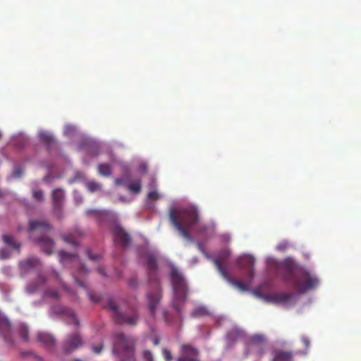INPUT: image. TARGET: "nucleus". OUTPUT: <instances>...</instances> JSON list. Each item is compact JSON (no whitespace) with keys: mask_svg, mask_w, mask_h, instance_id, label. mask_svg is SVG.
<instances>
[{"mask_svg":"<svg viewBox=\"0 0 361 361\" xmlns=\"http://www.w3.org/2000/svg\"><path fill=\"white\" fill-rule=\"evenodd\" d=\"M287 244L286 243H281L277 246V249L279 250H283L286 248Z\"/></svg>","mask_w":361,"mask_h":361,"instance_id":"46","label":"nucleus"},{"mask_svg":"<svg viewBox=\"0 0 361 361\" xmlns=\"http://www.w3.org/2000/svg\"><path fill=\"white\" fill-rule=\"evenodd\" d=\"M146 266L148 269L149 281L154 288V291L147 294L149 307L152 316L155 314L157 305L159 302L161 295L160 283L157 278V262L154 255L152 253H147L145 256Z\"/></svg>","mask_w":361,"mask_h":361,"instance_id":"4","label":"nucleus"},{"mask_svg":"<svg viewBox=\"0 0 361 361\" xmlns=\"http://www.w3.org/2000/svg\"><path fill=\"white\" fill-rule=\"evenodd\" d=\"M20 269L24 271H29L32 268L40 265V262L38 259L35 257H30L25 260H23L19 264Z\"/></svg>","mask_w":361,"mask_h":361,"instance_id":"18","label":"nucleus"},{"mask_svg":"<svg viewBox=\"0 0 361 361\" xmlns=\"http://www.w3.org/2000/svg\"><path fill=\"white\" fill-rule=\"evenodd\" d=\"M173 306L174 307V309L177 311V312H180V308L179 307V306L178 305H176V302H174L173 304Z\"/></svg>","mask_w":361,"mask_h":361,"instance_id":"48","label":"nucleus"},{"mask_svg":"<svg viewBox=\"0 0 361 361\" xmlns=\"http://www.w3.org/2000/svg\"><path fill=\"white\" fill-rule=\"evenodd\" d=\"M89 154L92 157H96L99 154V147L93 145L89 149Z\"/></svg>","mask_w":361,"mask_h":361,"instance_id":"35","label":"nucleus"},{"mask_svg":"<svg viewBox=\"0 0 361 361\" xmlns=\"http://www.w3.org/2000/svg\"><path fill=\"white\" fill-rule=\"evenodd\" d=\"M2 238L5 244L11 246L14 249L18 250L20 248V243L15 240L13 235L4 234L3 235Z\"/></svg>","mask_w":361,"mask_h":361,"instance_id":"22","label":"nucleus"},{"mask_svg":"<svg viewBox=\"0 0 361 361\" xmlns=\"http://www.w3.org/2000/svg\"><path fill=\"white\" fill-rule=\"evenodd\" d=\"M37 341L47 348H51L55 344L54 338L47 333H39L37 334Z\"/></svg>","mask_w":361,"mask_h":361,"instance_id":"19","label":"nucleus"},{"mask_svg":"<svg viewBox=\"0 0 361 361\" xmlns=\"http://www.w3.org/2000/svg\"><path fill=\"white\" fill-rule=\"evenodd\" d=\"M170 278L173 285L175 300L183 302L188 294V287L185 278L176 268L171 269Z\"/></svg>","mask_w":361,"mask_h":361,"instance_id":"7","label":"nucleus"},{"mask_svg":"<svg viewBox=\"0 0 361 361\" xmlns=\"http://www.w3.org/2000/svg\"><path fill=\"white\" fill-rule=\"evenodd\" d=\"M128 190L133 194H138L141 191V181L139 179L126 184Z\"/></svg>","mask_w":361,"mask_h":361,"instance_id":"20","label":"nucleus"},{"mask_svg":"<svg viewBox=\"0 0 361 361\" xmlns=\"http://www.w3.org/2000/svg\"><path fill=\"white\" fill-rule=\"evenodd\" d=\"M43 298H51L58 300L59 298V293L54 289H47L44 292Z\"/></svg>","mask_w":361,"mask_h":361,"instance_id":"27","label":"nucleus"},{"mask_svg":"<svg viewBox=\"0 0 361 361\" xmlns=\"http://www.w3.org/2000/svg\"><path fill=\"white\" fill-rule=\"evenodd\" d=\"M129 284L131 287L133 288H135L137 285V280L135 279H131L130 281H129Z\"/></svg>","mask_w":361,"mask_h":361,"instance_id":"45","label":"nucleus"},{"mask_svg":"<svg viewBox=\"0 0 361 361\" xmlns=\"http://www.w3.org/2000/svg\"><path fill=\"white\" fill-rule=\"evenodd\" d=\"M208 314V312L206 308L203 307H198L195 308L192 312L191 313L192 317H197L200 316H204Z\"/></svg>","mask_w":361,"mask_h":361,"instance_id":"30","label":"nucleus"},{"mask_svg":"<svg viewBox=\"0 0 361 361\" xmlns=\"http://www.w3.org/2000/svg\"><path fill=\"white\" fill-rule=\"evenodd\" d=\"M302 342L303 343L306 348H308L310 346V341L307 337H302Z\"/></svg>","mask_w":361,"mask_h":361,"instance_id":"44","label":"nucleus"},{"mask_svg":"<svg viewBox=\"0 0 361 361\" xmlns=\"http://www.w3.org/2000/svg\"><path fill=\"white\" fill-rule=\"evenodd\" d=\"M87 254L88 257H90V259H92V260L95 261V260H97L99 259V256L98 255H91L90 250H87Z\"/></svg>","mask_w":361,"mask_h":361,"instance_id":"42","label":"nucleus"},{"mask_svg":"<svg viewBox=\"0 0 361 361\" xmlns=\"http://www.w3.org/2000/svg\"><path fill=\"white\" fill-rule=\"evenodd\" d=\"M275 274L283 281L289 283L299 293H305L318 285L317 277L311 275L307 270L299 267L290 259L274 264Z\"/></svg>","mask_w":361,"mask_h":361,"instance_id":"1","label":"nucleus"},{"mask_svg":"<svg viewBox=\"0 0 361 361\" xmlns=\"http://www.w3.org/2000/svg\"><path fill=\"white\" fill-rule=\"evenodd\" d=\"M140 170L142 171L143 172H146L147 168H146L145 166H140Z\"/></svg>","mask_w":361,"mask_h":361,"instance_id":"51","label":"nucleus"},{"mask_svg":"<svg viewBox=\"0 0 361 361\" xmlns=\"http://www.w3.org/2000/svg\"><path fill=\"white\" fill-rule=\"evenodd\" d=\"M23 169L20 166H15L13 171V177L15 178H20L23 174Z\"/></svg>","mask_w":361,"mask_h":361,"instance_id":"32","label":"nucleus"},{"mask_svg":"<svg viewBox=\"0 0 361 361\" xmlns=\"http://www.w3.org/2000/svg\"><path fill=\"white\" fill-rule=\"evenodd\" d=\"M10 256V252L8 250L2 248L0 250V257L2 259H7Z\"/></svg>","mask_w":361,"mask_h":361,"instance_id":"38","label":"nucleus"},{"mask_svg":"<svg viewBox=\"0 0 361 361\" xmlns=\"http://www.w3.org/2000/svg\"><path fill=\"white\" fill-rule=\"evenodd\" d=\"M87 188L90 192H94L102 188V185L95 181H90L87 183Z\"/></svg>","mask_w":361,"mask_h":361,"instance_id":"31","label":"nucleus"},{"mask_svg":"<svg viewBox=\"0 0 361 361\" xmlns=\"http://www.w3.org/2000/svg\"><path fill=\"white\" fill-rule=\"evenodd\" d=\"M108 307L112 313L114 319L118 324H126L128 325H135L137 324L138 316L134 309L130 310V313L124 312L122 309L117 307L115 302L109 299Z\"/></svg>","mask_w":361,"mask_h":361,"instance_id":"6","label":"nucleus"},{"mask_svg":"<svg viewBox=\"0 0 361 361\" xmlns=\"http://www.w3.org/2000/svg\"><path fill=\"white\" fill-rule=\"evenodd\" d=\"M98 173L103 176H110L111 175V168L109 164H101L98 166Z\"/></svg>","mask_w":361,"mask_h":361,"instance_id":"24","label":"nucleus"},{"mask_svg":"<svg viewBox=\"0 0 361 361\" xmlns=\"http://www.w3.org/2000/svg\"><path fill=\"white\" fill-rule=\"evenodd\" d=\"M111 232L116 244L121 245L123 248L127 247L130 244L131 239L129 234L120 224H113L111 227Z\"/></svg>","mask_w":361,"mask_h":361,"instance_id":"8","label":"nucleus"},{"mask_svg":"<svg viewBox=\"0 0 361 361\" xmlns=\"http://www.w3.org/2000/svg\"><path fill=\"white\" fill-rule=\"evenodd\" d=\"M51 229V225L44 220H32L29 223L30 238L48 255L51 254L54 247V241L47 235Z\"/></svg>","mask_w":361,"mask_h":361,"instance_id":"3","label":"nucleus"},{"mask_svg":"<svg viewBox=\"0 0 361 361\" xmlns=\"http://www.w3.org/2000/svg\"><path fill=\"white\" fill-rule=\"evenodd\" d=\"M47 279L42 276L39 275L35 281L29 283L26 286V290L28 293L32 294L39 291L47 283Z\"/></svg>","mask_w":361,"mask_h":361,"instance_id":"17","label":"nucleus"},{"mask_svg":"<svg viewBox=\"0 0 361 361\" xmlns=\"http://www.w3.org/2000/svg\"><path fill=\"white\" fill-rule=\"evenodd\" d=\"M86 213L87 214H99L100 213L99 212H98L97 210H94V209H89L86 212Z\"/></svg>","mask_w":361,"mask_h":361,"instance_id":"47","label":"nucleus"},{"mask_svg":"<svg viewBox=\"0 0 361 361\" xmlns=\"http://www.w3.org/2000/svg\"><path fill=\"white\" fill-rule=\"evenodd\" d=\"M82 340L78 332L68 335L63 343V349L65 353H70L82 346Z\"/></svg>","mask_w":361,"mask_h":361,"instance_id":"10","label":"nucleus"},{"mask_svg":"<svg viewBox=\"0 0 361 361\" xmlns=\"http://www.w3.org/2000/svg\"><path fill=\"white\" fill-rule=\"evenodd\" d=\"M235 333H236V332H235V331L229 332V333L228 334V337L229 338H231L232 336H233L234 334H235Z\"/></svg>","mask_w":361,"mask_h":361,"instance_id":"50","label":"nucleus"},{"mask_svg":"<svg viewBox=\"0 0 361 361\" xmlns=\"http://www.w3.org/2000/svg\"><path fill=\"white\" fill-rule=\"evenodd\" d=\"M75 128L74 127L71 126H66L64 128V133L66 134H71L74 131Z\"/></svg>","mask_w":361,"mask_h":361,"instance_id":"40","label":"nucleus"},{"mask_svg":"<svg viewBox=\"0 0 361 361\" xmlns=\"http://www.w3.org/2000/svg\"><path fill=\"white\" fill-rule=\"evenodd\" d=\"M50 314L54 315H61L71 317L76 326L79 325V322L76 318L74 312L67 307L62 306L60 305H53L51 307Z\"/></svg>","mask_w":361,"mask_h":361,"instance_id":"13","label":"nucleus"},{"mask_svg":"<svg viewBox=\"0 0 361 361\" xmlns=\"http://www.w3.org/2000/svg\"><path fill=\"white\" fill-rule=\"evenodd\" d=\"M18 333L20 336L22 337L23 340L25 342H27L29 341L28 337V328L25 324H21L18 327Z\"/></svg>","mask_w":361,"mask_h":361,"instance_id":"23","label":"nucleus"},{"mask_svg":"<svg viewBox=\"0 0 361 361\" xmlns=\"http://www.w3.org/2000/svg\"><path fill=\"white\" fill-rule=\"evenodd\" d=\"M5 193L0 189V198L4 197Z\"/></svg>","mask_w":361,"mask_h":361,"instance_id":"52","label":"nucleus"},{"mask_svg":"<svg viewBox=\"0 0 361 361\" xmlns=\"http://www.w3.org/2000/svg\"><path fill=\"white\" fill-rule=\"evenodd\" d=\"M215 264L219 271V272L221 274V275L231 283H232L233 286H235L237 288L240 290L241 291H245L247 290V287L245 283L243 282L231 279L228 277V273L225 268L223 267L221 262L219 259H216L214 261Z\"/></svg>","mask_w":361,"mask_h":361,"instance_id":"16","label":"nucleus"},{"mask_svg":"<svg viewBox=\"0 0 361 361\" xmlns=\"http://www.w3.org/2000/svg\"><path fill=\"white\" fill-rule=\"evenodd\" d=\"M148 198L150 200L155 201L159 198V195L156 191H151L148 193Z\"/></svg>","mask_w":361,"mask_h":361,"instance_id":"37","label":"nucleus"},{"mask_svg":"<svg viewBox=\"0 0 361 361\" xmlns=\"http://www.w3.org/2000/svg\"><path fill=\"white\" fill-rule=\"evenodd\" d=\"M53 274L54 276L59 281L61 287L71 296H73L74 298H75V293L73 290H71L63 282L61 281L59 274L56 271H53Z\"/></svg>","mask_w":361,"mask_h":361,"instance_id":"28","label":"nucleus"},{"mask_svg":"<svg viewBox=\"0 0 361 361\" xmlns=\"http://www.w3.org/2000/svg\"><path fill=\"white\" fill-rule=\"evenodd\" d=\"M291 298L292 295L290 293H282L276 294L274 298L276 302L285 303L288 302Z\"/></svg>","mask_w":361,"mask_h":361,"instance_id":"25","label":"nucleus"},{"mask_svg":"<svg viewBox=\"0 0 361 361\" xmlns=\"http://www.w3.org/2000/svg\"><path fill=\"white\" fill-rule=\"evenodd\" d=\"M292 354L289 352L278 351L275 353L273 361H291Z\"/></svg>","mask_w":361,"mask_h":361,"instance_id":"21","label":"nucleus"},{"mask_svg":"<svg viewBox=\"0 0 361 361\" xmlns=\"http://www.w3.org/2000/svg\"><path fill=\"white\" fill-rule=\"evenodd\" d=\"M89 298L93 302H99L101 300V295L97 293H89Z\"/></svg>","mask_w":361,"mask_h":361,"instance_id":"33","label":"nucleus"},{"mask_svg":"<svg viewBox=\"0 0 361 361\" xmlns=\"http://www.w3.org/2000/svg\"><path fill=\"white\" fill-rule=\"evenodd\" d=\"M255 262V258L250 255L243 256L238 259L239 265L242 268L247 269V276L250 281H252L254 277Z\"/></svg>","mask_w":361,"mask_h":361,"instance_id":"15","label":"nucleus"},{"mask_svg":"<svg viewBox=\"0 0 361 361\" xmlns=\"http://www.w3.org/2000/svg\"><path fill=\"white\" fill-rule=\"evenodd\" d=\"M199 351L190 344H183L180 347V355L177 361H199Z\"/></svg>","mask_w":361,"mask_h":361,"instance_id":"11","label":"nucleus"},{"mask_svg":"<svg viewBox=\"0 0 361 361\" xmlns=\"http://www.w3.org/2000/svg\"><path fill=\"white\" fill-rule=\"evenodd\" d=\"M40 140L45 144H51L54 141L53 136L46 132H42L39 134Z\"/></svg>","mask_w":361,"mask_h":361,"instance_id":"26","label":"nucleus"},{"mask_svg":"<svg viewBox=\"0 0 361 361\" xmlns=\"http://www.w3.org/2000/svg\"><path fill=\"white\" fill-rule=\"evenodd\" d=\"M133 339L126 337L123 334L118 333L115 335L114 345L118 350L132 355L133 353Z\"/></svg>","mask_w":361,"mask_h":361,"instance_id":"9","label":"nucleus"},{"mask_svg":"<svg viewBox=\"0 0 361 361\" xmlns=\"http://www.w3.org/2000/svg\"><path fill=\"white\" fill-rule=\"evenodd\" d=\"M162 353H163V356H164V359L166 361H171L172 360L173 357L171 355V352L169 350H167L166 348H164L162 350Z\"/></svg>","mask_w":361,"mask_h":361,"instance_id":"36","label":"nucleus"},{"mask_svg":"<svg viewBox=\"0 0 361 361\" xmlns=\"http://www.w3.org/2000/svg\"><path fill=\"white\" fill-rule=\"evenodd\" d=\"M33 197L37 201L43 200V192L40 190L33 191Z\"/></svg>","mask_w":361,"mask_h":361,"instance_id":"34","label":"nucleus"},{"mask_svg":"<svg viewBox=\"0 0 361 361\" xmlns=\"http://www.w3.org/2000/svg\"><path fill=\"white\" fill-rule=\"evenodd\" d=\"M143 357L146 361H153L152 354L149 351H144Z\"/></svg>","mask_w":361,"mask_h":361,"instance_id":"39","label":"nucleus"},{"mask_svg":"<svg viewBox=\"0 0 361 361\" xmlns=\"http://www.w3.org/2000/svg\"><path fill=\"white\" fill-rule=\"evenodd\" d=\"M62 238L64 241H66V243H68L69 244H71L74 246L78 245V243H77L75 234L70 233L68 235H63L62 236Z\"/></svg>","mask_w":361,"mask_h":361,"instance_id":"29","label":"nucleus"},{"mask_svg":"<svg viewBox=\"0 0 361 361\" xmlns=\"http://www.w3.org/2000/svg\"><path fill=\"white\" fill-rule=\"evenodd\" d=\"M52 200L54 203V213L59 219H61V211L64 200V191L61 188L54 190L52 192Z\"/></svg>","mask_w":361,"mask_h":361,"instance_id":"14","label":"nucleus"},{"mask_svg":"<svg viewBox=\"0 0 361 361\" xmlns=\"http://www.w3.org/2000/svg\"><path fill=\"white\" fill-rule=\"evenodd\" d=\"M59 257L61 263L64 266L68 265L69 262L77 266V271L73 274V277L77 284L80 287L85 288L86 286L84 282L80 279V277L82 278L86 276L88 273V270L83 265L80 264L78 255L69 254L64 251H60L59 252Z\"/></svg>","mask_w":361,"mask_h":361,"instance_id":"5","label":"nucleus"},{"mask_svg":"<svg viewBox=\"0 0 361 361\" xmlns=\"http://www.w3.org/2000/svg\"><path fill=\"white\" fill-rule=\"evenodd\" d=\"M169 219L171 224L176 228L183 238L188 240H192L189 230H190L199 220V213L195 207L190 206L182 209L178 213H177L175 209H171Z\"/></svg>","mask_w":361,"mask_h":361,"instance_id":"2","label":"nucleus"},{"mask_svg":"<svg viewBox=\"0 0 361 361\" xmlns=\"http://www.w3.org/2000/svg\"><path fill=\"white\" fill-rule=\"evenodd\" d=\"M102 349H103V346L102 345H100L99 346H94L93 347V350L97 354L100 353L102 352Z\"/></svg>","mask_w":361,"mask_h":361,"instance_id":"43","label":"nucleus"},{"mask_svg":"<svg viewBox=\"0 0 361 361\" xmlns=\"http://www.w3.org/2000/svg\"><path fill=\"white\" fill-rule=\"evenodd\" d=\"M0 334L4 338L5 342L10 345L14 343L11 332L10 322L0 314Z\"/></svg>","mask_w":361,"mask_h":361,"instance_id":"12","label":"nucleus"},{"mask_svg":"<svg viewBox=\"0 0 361 361\" xmlns=\"http://www.w3.org/2000/svg\"><path fill=\"white\" fill-rule=\"evenodd\" d=\"M109 212H103L102 214L107 215Z\"/></svg>","mask_w":361,"mask_h":361,"instance_id":"53","label":"nucleus"},{"mask_svg":"<svg viewBox=\"0 0 361 361\" xmlns=\"http://www.w3.org/2000/svg\"><path fill=\"white\" fill-rule=\"evenodd\" d=\"M115 183L118 185H126V186L127 184L123 178H116Z\"/></svg>","mask_w":361,"mask_h":361,"instance_id":"41","label":"nucleus"},{"mask_svg":"<svg viewBox=\"0 0 361 361\" xmlns=\"http://www.w3.org/2000/svg\"><path fill=\"white\" fill-rule=\"evenodd\" d=\"M73 361H80V360H73Z\"/></svg>","mask_w":361,"mask_h":361,"instance_id":"54","label":"nucleus"},{"mask_svg":"<svg viewBox=\"0 0 361 361\" xmlns=\"http://www.w3.org/2000/svg\"><path fill=\"white\" fill-rule=\"evenodd\" d=\"M153 343H154V345H157L159 343V339L158 338H156L154 340Z\"/></svg>","mask_w":361,"mask_h":361,"instance_id":"49","label":"nucleus"}]
</instances>
